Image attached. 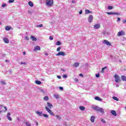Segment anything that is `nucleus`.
<instances>
[{"label": "nucleus", "mask_w": 126, "mask_h": 126, "mask_svg": "<svg viewBox=\"0 0 126 126\" xmlns=\"http://www.w3.org/2000/svg\"><path fill=\"white\" fill-rule=\"evenodd\" d=\"M114 78H115V82H116V83H120L121 82V78L120 77V76H119V75H118L117 74H115V75L114 76Z\"/></svg>", "instance_id": "1"}, {"label": "nucleus", "mask_w": 126, "mask_h": 126, "mask_svg": "<svg viewBox=\"0 0 126 126\" xmlns=\"http://www.w3.org/2000/svg\"><path fill=\"white\" fill-rule=\"evenodd\" d=\"M53 3L54 1L53 0H46V4L47 6H52Z\"/></svg>", "instance_id": "2"}, {"label": "nucleus", "mask_w": 126, "mask_h": 126, "mask_svg": "<svg viewBox=\"0 0 126 126\" xmlns=\"http://www.w3.org/2000/svg\"><path fill=\"white\" fill-rule=\"evenodd\" d=\"M45 110H46L47 112H48L51 116H55V113H54L50 108H48L47 106L45 107Z\"/></svg>", "instance_id": "3"}, {"label": "nucleus", "mask_w": 126, "mask_h": 126, "mask_svg": "<svg viewBox=\"0 0 126 126\" xmlns=\"http://www.w3.org/2000/svg\"><path fill=\"white\" fill-rule=\"evenodd\" d=\"M107 14H108V15H120L121 14L119 12H107Z\"/></svg>", "instance_id": "4"}, {"label": "nucleus", "mask_w": 126, "mask_h": 126, "mask_svg": "<svg viewBox=\"0 0 126 126\" xmlns=\"http://www.w3.org/2000/svg\"><path fill=\"white\" fill-rule=\"evenodd\" d=\"M126 34V32L124 31H121L118 32L117 36H124Z\"/></svg>", "instance_id": "5"}, {"label": "nucleus", "mask_w": 126, "mask_h": 126, "mask_svg": "<svg viewBox=\"0 0 126 126\" xmlns=\"http://www.w3.org/2000/svg\"><path fill=\"white\" fill-rule=\"evenodd\" d=\"M56 56H62L63 57H64V56H65V53L63 51H60L56 54Z\"/></svg>", "instance_id": "6"}, {"label": "nucleus", "mask_w": 126, "mask_h": 126, "mask_svg": "<svg viewBox=\"0 0 126 126\" xmlns=\"http://www.w3.org/2000/svg\"><path fill=\"white\" fill-rule=\"evenodd\" d=\"M103 44H106L107 46H112V44H111V43L109 41H108V40H104L103 42Z\"/></svg>", "instance_id": "7"}, {"label": "nucleus", "mask_w": 126, "mask_h": 126, "mask_svg": "<svg viewBox=\"0 0 126 126\" xmlns=\"http://www.w3.org/2000/svg\"><path fill=\"white\" fill-rule=\"evenodd\" d=\"M47 106L46 107H47L49 109H52V108H53V104H52L51 102H47Z\"/></svg>", "instance_id": "8"}, {"label": "nucleus", "mask_w": 126, "mask_h": 126, "mask_svg": "<svg viewBox=\"0 0 126 126\" xmlns=\"http://www.w3.org/2000/svg\"><path fill=\"white\" fill-rule=\"evenodd\" d=\"M89 22H92L93 21V15H90L88 18Z\"/></svg>", "instance_id": "9"}, {"label": "nucleus", "mask_w": 126, "mask_h": 126, "mask_svg": "<svg viewBox=\"0 0 126 126\" xmlns=\"http://www.w3.org/2000/svg\"><path fill=\"white\" fill-rule=\"evenodd\" d=\"M41 50V48L40 47V46H36L34 47V49H33V51L34 52H36V51H40Z\"/></svg>", "instance_id": "10"}, {"label": "nucleus", "mask_w": 126, "mask_h": 126, "mask_svg": "<svg viewBox=\"0 0 126 126\" xmlns=\"http://www.w3.org/2000/svg\"><path fill=\"white\" fill-rule=\"evenodd\" d=\"M94 29H99V28H100V24H95L94 26Z\"/></svg>", "instance_id": "11"}, {"label": "nucleus", "mask_w": 126, "mask_h": 126, "mask_svg": "<svg viewBox=\"0 0 126 126\" xmlns=\"http://www.w3.org/2000/svg\"><path fill=\"white\" fill-rule=\"evenodd\" d=\"M36 114H37L40 117H43V112H40L39 111H36Z\"/></svg>", "instance_id": "12"}, {"label": "nucleus", "mask_w": 126, "mask_h": 126, "mask_svg": "<svg viewBox=\"0 0 126 126\" xmlns=\"http://www.w3.org/2000/svg\"><path fill=\"white\" fill-rule=\"evenodd\" d=\"M99 108V107L97 106L93 107V110H94V111H96V112H98Z\"/></svg>", "instance_id": "13"}, {"label": "nucleus", "mask_w": 126, "mask_h": 126, "mask_svg": "<svg viewBox=\"0 0 126 126\" xmlns=\"http://www.w3.org/2000/svg\"><path fill=\"white\" fill-rule=\"evenodd\" d=\"M90 121L92 123H94L95 121V116H92L90 119Z\"/></svg>", "instance_id": "14"}, {"label": "nucleus", "mask_w": 126, "mask_h": 126, "mask_svg": "<svg viewBox=\"0 0 126 126\" xmlns=\"http://www.w3.org/2000/svg\"><path fill=\"white\" fill-rule=\"evenodd\" d=\"M3 41L4 43H6V44H8V43H9V40H8V39L6 37L4 38Z\"/></svg>", "instance_id": "15"}, {"label": "nucleus", "mask_w": 126, "mask_h": 126, "mask_svg": "<svg viewBox=\"0 0 126 126\" xmlns=\"http://www.w3.org/2000/svg\"><path fill=\"white\" fill-rule=\"evenodd\" d=\"M40 92H41V93H42V94H46V93H47V91L43 90V89H41L39 90Z\"/></svg>", "instance_id": "16"}, {"label": "nucleus", "mask_w": 126, "mask_h": 126, "mask_svg": "<svg viewBox=\"0 0 126 126\" xmlns=\"http://www.w3.org/2000/svg\"><path fill=\"white\" fill-rule=\"evenodd\" d=\"M31 39H32V41H37V38H36V37H35L33 35H31Z\"/></svg>", "instance_id": "17"}, {"label": "nucleus", "mask_w": 126, "mask_h": 126, "mask_svg": "<svg viewBox=\"0 0 126 126\" xmlns=\"http://www.w3.org/2000/svg\"><path fill=\"white\" fill-rule=\"evenodd\" d=\"M73 66L74 67H77V66H79V63H76L74 64H73Z\"/></svg>", "instance_id": "18"}, {"label": "nucleus", "mask_w": 126, "mask_h": 126, "mask_svg": "<svg viewBox=\"0 0 126 126\" xmlns=\"http://www.w3.org/2000/svg\"><path fill=\"white\" fill-rule=\"evenodd\" d=\"M111 114L113 115V116H115V117L116 116H117V112H116V111L115 110H112Z\"/></svg>", "instance_id": "19"}, {"label": "nucleus", "mask_w": 126, "mask_h": 126, "mask_svg": "<svg viewBox=\"0 0 126 126\" xmlns=\"http://www.w3.org/2000/svg\"><path fill=\"white\" fill-rule=\"evenodd\" d=\"M95 100H97V101H100L101 102V101H102V99L98 96H95L94 97Z\"/></svg>", "instance_id": "20"}, {"label": "nucleus", "mask_w": 126, "mask_h": 126, "mask_svg": "<svg viewBox=\"0 0 126 126\" xmlns=\"http://www.w3.org/2000/svg\"><path fill=\"white\" fill-rule=\"evenodd\" d=\"M97 112H100V113H101L102 114H103L104 113V109H103V108H98V110L97 111Z\"/></svg>", "instance_id": "21"}, {"label": "nucleus", "mask_w": 126, "mask_h": 126, "mask_svg": "<svg viewBox=\"0 0 126 126\" xmlns=\"http://www.w3.org/2000/svg\"><path fill=\"white\" fill-rule=\"evenodd\" d=\"M89 13H92V12L90 11V10L88 9L85 10V14H88Z\"/></svg>", "instance_id": "22"}, {"label": "nucleus", "mask_w": 126, "mask_h": 126, "mask_svg": "<svg viewBox=\"0 0 126 126\" xmlns=\"http://www.w3.org/2000/svg\"><path fill=\"white\" fill-rule=\"evenodd\" d=\"M121 79L123 81H126V76H122Z\"/></svg>", "instance_id": "23"}, {"label": "nucleus", "mask_w": 126, "mask_h": 126, "mask_svg": "<svg viewBox=\"0 0 126 126\" xmlns=\"http://www.w3.org/2000/svg\"><path fill=\"white\" fill-rule=\"evenodd\" d=\"M11 29V27L9 26H7L5 27V30H7V31H9Z\"/></svg>", "instance_id": "24"}, {"label": "nucleus", "mask_w": 126, "mask_h": 126, "mask_svg": "<svg viewBox=\"0 0 126 126\" xmlns=\"http://www.w3.org/2000/svg\"><path fill=\"white\" fill-rule=\"evenodd\" d=\"M29 5H30V6H31L32 7V6H33L34 5L33 4V2L30 1L29 2Z\"/></svg>", "instance_id": "25"}, {"label": "nucleus", "mask_w": 126, "mask_h": 126, "mask_svg": "<svg viewBox=\"0 0 126 126\" xmlns=\"http://www.w3.org/2000/svg\"><path fill=\"white\" fill-rule=\"evenodd\" d=\"M0 83H1L2 85H5L6 84V83H5L4 81H0Z\"/></svg>", "instance_id": "26"}, {"label": "nucleus", "mask_w": 126, "mask_h": 126, "mask_svg": "<svg viewBox=\"0 0 126 126\" xmlns=\"http://www.w3.org/2000/svg\"><path fill=\"white\" fill-rule=\"evenodd\" d=\"M79 109L81 110V111H84L85 110V107L84 106H80Z\"/></svg>", "instance_id": "27"}, {"label": "nucleus", "mask_w": 126, "mask_h": 126, "mask_svg": "<svg viewBox=\"0 0 126 126\" xmlns=\"http://www.w3.org/2000/svg\"><path fill=\"white\" fill-rule=\"evenodd\" d=\"M25 124L27 126H31V123H30V122H25Z\"/></svg>", "instance_id": "28"}, {"label": "nucleus", "mask_w": 126, "mask_h": 126, "mask_svg": "<svg viewBox=\"0 0 126 126\" xmlns=\"http://www.w3.org/2000/svg\"><path fill=\"white\" fill-rule=\"evenodd\" d=\"M56 45H57V46H60V45H62V42L60 41H58L56 43Z\"/></svg>", "instance_id": "29"}, {"label": "nucleus", "mask_w": 126, "mask_h": 126, "mask_svg": "<svg viewBox=\"0 0 126 126\" xmlns=\"http://www.w3.org/2000/svg\"><path fill=\"white\" fill-rule=\"evenodd\" d=\"M35 83H36V84H37L38 85H39L41 84L42 83V82L39 81H35Z\"/></svg>", "instance_id": "30"}, {"label": "nucleus", "mask_w": 126, "mask_h": 126, "mask_svg": "<svg viewBox=\"0 0 126 126\" xmlns=\"http://www.w3.org/2000/svg\"><path fill=\"white\" fill-rule=\"evenodd\" d=\"M44 100H45V101H48V100H49V97L47 96H44L43 98Z\"/></svg>", "instance_id": "31"}, {"label": "nucleus", "mask_w": 126, "mask_h": 126, "mask_svg": "<svg viewBox=\"0 0 126 126\" xmlns=\"http://www.w3.org/2000/svg\"><path fill=\"white\" fill-rule=\"evenodd\" d=\"M112 98L114 100H115L116 101H119V98H118V97L116 96H113Z\"/></svg>", "instance_id": "32"}, {"label": "nucleus", "mask_w": 126, "mask_h": 126, "mask_svg": "<svg viewBox=\"0 0 126 126\" xmlns=\"http://www.w3.org/2000/svg\"><path fill=\"white\" fill-rule=\"evenodd\" d=\"M56 118H57V119H58V120H61V119H62V118H61V117L58 115H55Z\"/></svg>", "instance_id": "33"}, {"label": "nucleus", "mask_w": 126, "mask_h": 126, "mask_svg": "<svg viewBox=\"0 0 126 126\" xmlns=\"http://www.w3.org/2000/svg\"><path fill=\"white\" fill-rule=\"evenodd\" d=\"M42 116H43V117H44V118H49V116H48V115L45 114H42Z\"/></svg>", "instance_id": "34"}, {"label": "nucleus", "mask_w": 126, "mask_h": 126, "mask_svg": "<svg viewBox=\"0 0 126 126\" xmlns=\"http://www.w3.org/2000/svg\"><path fill=\"white\" fill-rule=\"evenodd\" d=\"M101 122H102V123H103V124H106V121H105V120L103 119L102 118H101Z\"/></svg>", "instance_id": "35"}, {"label": "nucleus", "mask_w": 126, "mask_h": 126, "mask_svg": "<svg viewBox=\"0 0 126 126\" xmlns=\"http://www.w3.org/2000/svg\"><path fill=\"white\" fill-rule=\"evenodd\" d=\"M105 68H107V67H104L103 68H102L101 70V72L102 73H103V72H104V70L105 69Z\"/></svg>", "instance_id": "36"}, {"label": "nucleus", "mask_w": 126, "mask_h": 126, "mask_svg": "<svg viewBox=\"0 0 126 126\" xmlns=\"http://www.w3.org/2000/svg\"><path fill=\"white\" fill-rule=\"evenodd\" d=\"M54 97L56 99H59V98H60V96L59 95H54Z\"/></svg>", "instance_id": "37"}, {"label": "nucleus", "mask_w": 126, "mask_h": 126, "mask_svg": "<svg viewBox=\"0 0 126 126\" xmlns=\"http://www.w3.org/2000/svg\"><path fill=\"white\" fill-rule=\"evenodd\" d=\"M61 49H62V47H59L57 49V52H60L61 51Z\"/></svg>", "instance_id": "38"}, {"label": "nucleus", "mask_w": 126, "mask_h": 126, "mask_svg": "<svg viewBox=\"0 0 126 126\" xmlns=\"http://www.w3.org/2000/svg\"><path fill=\"white\" fill-rule=\"evenodd\" d=\"M8 2H9V3L14 2V0H9Z\"/></svg>", "instance_id": "39"}, {"label": "nucleus", "mask_w": 126, "mask_h": 126, "mask_svg": "<svg viewBox=\"0 0 126 126\" xmlns=\"http://www.w3.org/2000/svg\"><path fill=\"white\" fill-rule=\"evenodd\" d=\"M113 7L112 6H109L108 7V9H113Z\"/></svg>", "instance_id": "40"}, {"label": "nucleus", "mask_w": 126, "mask_h": 126, "mask_svg": "<svg viewBox=\"0 0 126 126\" xmlns=\"http://www.w3.org/2000/svg\"><path fill=\"white\" fill-rule=\"evenodd\" d=\"M36 27H38V28L43 27V24H40V25H37L36 26Z\"/></svg>", "instance_id": "41"}, {"label": "nucleus", "mask_w": 126, "mask_h": 126, "mask_svg": "<svg viewBox=\"0 0 126 126\" xmlns=\"http://www.w3.org/2000/svg\"><path fill=\"white\" fill-rule=\"evenodd\" d=\"M21 64H24L25 65H26V64H27V63L25 62H21Z\"/></svg>", "instance_id": "42"}, {"label": "nucleus", "mask_w": 126, "mask_h": 126, "mask_svg": "<svg viewBox=\"0 0 126 126\" xmlns=\"http://www.w3.org/2000/svg\"><path fill=\"white\" fill-rule=\"evenodd\" d=\"M5 6H7V5L6 3H4L2 4V7H4Z\"/></svg>", "instance_id": "43"}, {"label": "nucleus", "mask_w": 126, "mask_h": 126, "mask_svg": "<svg viewBox=\"0 0 126 126\" xmlns=\"http://www.w3.org/2000/svg\"><path fill=\"white\" fill-rule=\"evenodd\" d=\"M49 39L50 40H51V41H52V40H54V38H53V37H52V36H50L49 37Z\"/></svg>", "instance_id": "44"}, {"label": "nucleus", "mask_w": 126, "mask_h": 126, "mask_svg": "<svg viewBox=\"0 0 126 126\" xmlns=\"http://www.w3.org/2000/svg\"><path fill=\"white\" fill-rule=\"evenodd\" d=\"M25 39L26 41H29V37H28V36H26Z\"/></svg>", "instance_id": "45"}, {"label": "nucleus", "mask_w": 126, "mask_h": 126, "mask_svg": "<svg viewBox=\"0 0 126 126\" xmlns=\"http://www.w3.org/2000/svg\"><path fill=\"white\" fill-rule=\"evenodd\" d=\"M7 117V119L8 120H9V121H11L12 119L10 118V117L9 116H8Z\"/></svg>", "instance_id": "46"}, {"label": "nucleus", "mask_w": 126, "mask_h": 126, "mask_svg": "<svg viewBox=\"0 0 126 126\" xmlns=\"http://www.w3.org/2000/svg\"><path fill=\"white\" fill-rule=\"evenodd\" d=\"M95 76H96V77H100V74H95Z\"/></svg>", "instance_id": "47"}, {"label": "nucleus", "mask_w": 126, "mask_h": 126, "mask_svg": "<svg viewBox=\"0 0 126 126\" xmlns=\"http://www.w3.org/2000/svg\"><path fill=\"white\" fill-rule=\"evenodd\" d=\"M72 3H73V4L76 3V1L75 0H72Z\"/></svg>", "instance_id": "48"}, {"label": "nucleus", "mask_w": 126, "mask_h": 126, "mask_svg": "<svg viewBox=\"0 0 126 126\" xmlns=\"http://www.w3.org/2000/svg\"><path fill=\"white\" fill-rule=\"evenodd\" d=\"M63 78H66V77H67V75H63Z\"/></svg>", "instance_id": "49"}, {"label": "nucleus", "mask_w": 126, "mask_h": 126, "mask_svg": "<svg viewBox=\"0 0 126 126\" xmlns=\"http://www.w3.org/2000/svg\"><path fill=\"white\" fill-rule=\"evenodd\" d=\"M59 89H60V90H63V87H59Z\"/></svg>", "instance_id": "50"}, {"label": "nucleus", "mask_w": 126, "mask_h": 126, "mask_svg": "<svg viewBox=\"0 0 126 126\" xmlns=\"http://www.w3.org/2000/svg\"><path fill=\"white\" fill-rule=\"evenodd\" d=\"M117 21H118V22H120V21H121V18H118V19H117Z\"/></svg>", "instance_id": "51"}, {"label": "nucleus", "mask_w": 126, "mask_h": 126, "mask_svg": "<svg viewBox=\"0 0 126 126\" xmlns=\"http://www.w3.org/2000/svg\"><path fill=\"white\" fill-rule=\"evenodd\" d=\"M4 108L5 109L4 112H6V111H7V108L5 106H4Z\"/></svg>", "instance_id": "52"}, {"label": "nucleus", "mask_w": 126, "mask_h": 126, "mask_svg": "<svg viewBox=\"0 0 126 126\" xmlns=\"http://www.w3.org/2000/svg\"><path fill=\"white\" fill-rule=\"evenodd\" d=\"M79 14H82V10H81L79 12Z\"/></svg>", "instance_id": "53"}, {"label": "nucleus", "mask_w": 126, "mask_h": 126, "mask_svg": "<svg viewBox=\"0 0 126 126\" xmlns=\"http://www.w3.org/2000/svg\"><path fill=\"white\" fill-rule=\"evenodd\" d=\"M10 116V113H8L7 114V117H9Z\"/></svg>", "instance_id": "54"}, {"label": "nucleus", "mask_w": 126, "mask_h": 126, "mask_svg": "<svg viewBox=\"0 0 126 126\" xmlns=\"http://www.w3.org/2000/svg\"><path fill=\"white\" fill-rule=\"evenodd\" d=\"M57 78H59V79H61V76H57Z\"/></svg>", "instance_id": "55"}, {"label": "nucleus", "mask_w": 126, "mask_h": 126, "mask_svg": "<svg viewBox=\"0 0 126 126\" xmlns=\"http://www.w3.org/2000/svg\"><path fill=\"white\" fill-rule=\"evenodd\" d=\"M61 70H62V71H65V70H64L63 68H62Z\"/></svg>", "instance_id": "56"}, {"label": "nucleus", "mask_w": 126, "mask_h": 126, "mask_svg": "<svg viewBox=\"0 0 126 126\" xmlns=\"http://www.w3.org/2000/svg\"><path fill=\"white\" fill-rule=\"evenodd\" d=\"M126 23V20H124L123 21V23Z\"/></svg>", "instance_id": "57"}, {"label": "nucleus", "mask_w": 126, "mask_h": 126, "mask_svg": "<svg viewBox=\"0 0 126 126\" xmlns=\"http://www.w3.org/2000/svg\"><path fill=\"white\" fill-rule=\"evenodd\" d=\"M6 63H9V60H5Z\"/></svg>", "instance_id": "58"}, {"label": "nucleus", "mask_w": 126, "mask_h": 126, "mask_svg": "<svg viewBox=\"0 0 126 126\" xmlns=\"http://www.w3.org/2000/svg\"><path fill=\"white\" fill-rule=\"evenodd\" d=\"M79 76H83V75L82 74H80Z\"/></svg>", "instance_id": "59"}, {"label": "nucleus", "mask_w": 126, "mask_h": 126, "mask_svg": "<svg viewBox=\"0 0 126 126\" xmlns=\"http://www.w3.org/2000/svg\"><path fill=\"white\" fill-rule=\"evenodd\" d=\"M23 55H26V52H23Z\"/></svg>", "instance_id": "60"}, {"label": "nucleus", "mask_w": 126, "mask_h": 126, "mask_svg": "<svg viewBox=\"0 0 126 126\" xmlns=\"http://www.w3.org/2000/svg\"><path fill=\"white\" fill-rule=\"evenodd\" d=\"M119 86H119V85H116V87H119Z\"/></svg>", "instance_id": "61"}, {"label": "nucleus", "mask_w": 126, "mask_h": 126, "mask_svg": "<svg viewBox=\"0 0 126 126\" xmlns=\"http://www.w3.org/2000/svg\"><path fill=\"white\" fill-rule=\"evenodd\" d=\"M45 56H48V53H45Z\"/></svg>", "instance_id": "62"}, {"label": "nucleus", "mask_w": 126, "mask_h": 126, "mask_svg": "<svg viewBox=\"0 0 126 126\" xmlns=\"http://www.w3.org/2000/svg\"><path fill=\"white\" fill-rule=\"evenodd\" d=\"M75 81H77V79H75Z\"/></svg>", "instance_id": "63"}, {"label": "nucleus", "mask_w": 126, "mask_h": 126, "mask_svg": "<svg viewBox=\"0 0 126 126\" xmlns=\"http://www.w3.org/2000/svg\"><path fill=\"white\" fill-rule=\"evenodd\" d=\"M0 25H1V22H0Z\"/></svg>", "instance_id": "64"}]
</instances>
